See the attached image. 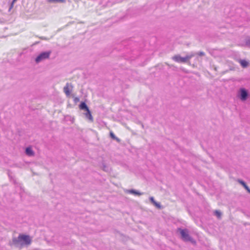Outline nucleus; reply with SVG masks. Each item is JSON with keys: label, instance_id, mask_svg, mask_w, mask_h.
I'll list each match as a JSON object with an SVG mask.
<instances>
[{"label": "nucleus", "instance_id": "9", "mask_svg": "<svg viewBox=\"0 0 250 250\" xmlns=\"http://www.w3.org/2000/svg\"><path fill=\"white\" fill-rule=\"evenodd\" d=\"M149 200L151 203L158 208H161V206L159 203L156 202L153 197H149Z\"/></svg>", "mask_w": 250, "mask_h": 250}, {"label": "nucleus", "instance_id": "16", "mask_svg": "<svg viewBox=\"0 0 250 250\" xmlns=\"http://www.w3.org/2000/svg\"><path fill=\"white\" fill-rule=\"evenodd\" d=\"M197 54H198L199 56H204L205 55V53L204 52L201 51L197 53Z\"/></svg>", "mask_w": 250, "mask_h": 250}, {"label": "nucleus", "instance_id": "12", "mask_svg": "<svg viewBox=\"0 0 250 250\" xmlns=\"http://www.w3.org/2000/svg\"><path fill=\"white\" fill-rule=\"evenodd\" d=\"M47 1L50 3H63L65 2V0H47Z\"/></svg>", "mask_w": 250, "mask_h": 250}, {"label": "nucleus", "instance_id": "5", "mask_svg": "<svg viewBox=\"0 0 250 250\" xmlns=\"http://www.w3.org/2000/svg\"><path fill=\"white\" fill-rule=\"evenodd\" d=\"M194 55L195 53H191L185 57H182L179 55H175L172 57V59L176 62L183 63L186 62L187 61L194 57Z\"/></svg>", "mask_w": 250, "mask_h": 250}, {"label": "nucleus", "instance_id": "7", "mask_svg": "<svg viewBox=\"0 0 250 250\" xmlns=\"http://www.w3.org/2000/svg\"><path fill=\"white\" fill-rule=\"evenodd\" d=\"M72 89V85L69 83H67L63 88V91L67 96L70 95Z\"/></svg>", "mask_w": 250, "mask_h": 250}, {"label": "nucleus", "instance_id": "13", "mask_svg": "<svg viewBox=\"0 0 250 250\" xmlns=\"http://www.w3.org/2000/svg\"><path fill=\"white\" fill-rule=\"evenodd\" d=\"M110 137L114 140H117L118 142H119L120 140L119 138L116 137L114 134L112 132H110Z\"/></svg>", "mask_w": 250, "mask_h": 250}, {"label": "nucleus", "instance_id": "2", "mask_svg": "<svg viewBox=\"0 0 250 250\" xmlns=\"http://www.w3.org/2000/svg\"><path fill=\"white\" fill-rule=\"evenodd\" d=\"M177 231L180 234L183 240L186 242H190L193 244L195 243V241L189 235V231L187 229L179 228Z\"/></svg>", "mask_w": 250, "mask_h": 250}, {"label": "nucleus", "instance_id": "4", "mask_svg": "<svg viewBox=\"0 0 250 250\" xmlns=\"http://www.w3.org/2000/svg\"><path fill=\"white\" fill-rule=\"evenodd\" d=\"M80 108L82 110H84L86 111V112L84 114L85 118L87 119L90 122H93V118L91 115L90 111L84 102L81 103L80 105Z\"/></svg>", "mask_w": 250, "mask_h": 250}, {"label": "nucleus", "instance_id": "14", "mask_svg": "<svg viewBox=\"0 0 250 250\" xmlns=\"http://www.w3.org/2000/svg\"><path fill=\"white\" fill-rule=\"evenodd\" d=\"M238 181L246 189H248L249 187L243 181L239 180Z\"/></svg>", "mask_w": 250, "mask_h": 250}, {"label": "nucleus", "instance_id": "15", "mask_svg": "<svg viewBox=\"0 0 250 250\" xmlns=\"http://www.w3.org/2000/svg\"><path fill=\"white\" fill-rule=\"evenodd\" d=\"M214 214L217 216L218 218H220L221 216V213L218 210H215L214 211Z\"/></svg>", "mask_w": 250, "mask_h": 250}, {"label": "nucleus", "instance_id": "10", "mask_svg": "<svg viewBox=\"0 0 250 250\" xmlns=\"http://www.w3.org/2000/svg\"><path fill=\"white\" fill-rule=\"evenodd\" d=\"M126 192L131 193V194H135L136 195H141L143 194V193H141V192H140L137 190H135L134 189L127 190L126 191Z\"/></svg>", "mask_w": 250, "mask_h": 250}, {"label": "nucleus", "instance_id": "3", "mask_svg": "<svg viewBox=\"0 0 250 250\" xmlns=\"http://www.w3.org/2000/svg\"><path fill=\"white\" fill-rule=\"evenodd\" d=\"M51 54V51L42 52L37 56L35 59V61L37 63L43 62L44 60L49 59Z\"/></svg>", "mask_w": 250, "mask_h": 250}, {"label": "nucleus", "instance_id": "19", "mask_svg": "<svg viewBox=\"0 0 250 250\" xmlns=\"http://www.w3.org/2000/svg\"><path fill=\"white\" fill-rule=\"evenodd\" d=\"M79 101V98H78V97L75 98V99H74V102H77Z\"/></svg>", "mask_w": 250, "mask_h": 250}, {"label": "nucleus", "instance_id": "17", "mask_svg": "<svg viewBox=\"0 0 250 250\" xmlns=\"http://www.w3.org/2000/svg\"><path fill=\"white\" fill-rule=\"evenodd\" d=\"M17 0H13L12 2V3H11V8H12L13 6V4L14 3L17 1Z\"/></svg>", "mask_w": 250, "mask_h": 250}, {"label": "nucleus", "instance_id": "11", "mask_svg": "<svg viewBox=\"0 0 250 250\" xmlns=\"http://www.w3.org/2000/svg\"><path fill=\"white\" fill-rule=\"evenodd\" d=\"M239 62L243 68L247 67L248 66L249 62L245 60H240Z\"/></svg>", "mask_w": 250, "mask_h": 250}, {"label": "nucleus", "instance_id": "8", "mask_svg": "<svg viewBox=\"0 0 250 250\" xmlns=\"http://www.w3.org/2000/svg\"><path fill=\"white\" fill-rule=\"evenodd\" d=\"M26 154L29 156H33L34 155V152L30 147H28L25 150Z\"/></svg>", "mask_w": 250, "mask_h": 250}, {"label": "nucleus", "instance_id": "6", "mask_svg": "<svg viewBox=\"0 0 250 250\" xmlns=\"http://www.w3.org/2000/svg\"><path fill=\"white\" fill-rule=\"evenodd\" d=\"M239 95L241 100L242 101H245L248 98V92L246 89L241 88L239 89Z\"/></svg>", "mask_w": 250, "mask_h": 250}, {"label": "nucleus", "instance_id": "1", "mask_svg": "<svg viewBox=\"0 0 250 250\" xmlns=\"http://www.w3.org/2000/svg\"><path fill=\"white\" fill-rule=\"evenodd\" d=\"M32 239L28 235L20 234L17 237L12 239V244L16 247L22 249L24 247H28L32 243Z\"/></svg>", "mask_w": 250, "mask_h": 250}, {"label": "nucleus", "instance_id": "18", "mask_svg": "<svg viewBox=\"0 0 250 250\" xmlns=\"http://www.w3.org/2000/svg\"><path fill=\"white\" fill-rule=\"evenodd\" d=\"M246 43L248 46H250V39L247 41Z\"/></svg>", "mask_w": 250, "mask_h": 250}, {"label": "nucleus", "instance_id": "20", "mask_svg": "<svg viewBox=\"0 0 250 250\" xmlns=\"http://www.w3.org/2000/svg\"><path fill=\"white\" fill-rule=\"evenodd\" d=\"M247 190L250 193V189L249 188H248V189H247Z\"/></svg>", "mask_w": 250, "mask_h": 250}]
</instances>
